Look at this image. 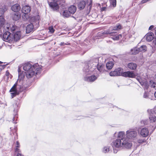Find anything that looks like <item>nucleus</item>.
<instances>
[{
	"label": "nucleus",
	"instance_id": "1",
	"mask_svg": "<svg viewBox=\"0 0 156 156\" xmlns=\"http://www.w3.org/2000/svg\"><path fill=\"white\" fill-rule=\"evenodd\" d=\"M125 140L120 139H117L113 141L112 144V145L113 148H119L120 147H122L126 148H130L132 146V142H127Z\"/></svg>",
	"mask_w": 156,
	"mask_h": 156
},
{
	"label": "nucleus",
	"instance_id": "2",
	"mask_svg": "<svg viewBox=\"0 0 156 156\" xmlns=\"http://www.w3.org/2000/svg\"><path fill=\"white\" fill-rule=\"evenodd\" d=\"M35 66L36 65H34L32 66L31 64L29 63L24 64L23 69L26 71V76L28 78H31L34 75V72L33 69H34Z\"/></svg>",
	"mask_w": 156,
	"mask_h": 156
},
{
	"label": "nucleus",
	"instance_id": "3",
	"mask_svg": "<svg viewBox=\"0 0 156 156\" xmlns=\"http://www.w3.org/2000/svg\"><path fill=\"white\" fill-rule=\"evenodd\" d=\"M123 69L121 68L116 69L114 70L111 71L109 73V75L111 76H122Z\"/></svg>",
	"mask_w": 156,
	"mask_h": 156
},
{
	"label": "nucleus",
	"instance_id": "4",
	"mask_svg": "<svg viewBox=\"0 0 156 156\" xmlns=\"http://www.w3.org/2000/svg\"><path fill=\"white\" fill-rule=\"evenodd\" d=\"M3 37L4 40L5 41L10 42L13 40V34L8 31H6L4 33Z\"/></svg>",
	"mask_w": 156,
	"mask_h": 156
},
{
	"label": "nucleus",
	"instance_id": "5",
	"mask_svg": "<svg viewBox=\"0 0 156 156\" xmlns=\"http://www.w3.org/2000/svg\"><path fill=\"white\" fill-rule=\"evenodd\" d=\"M137 135V133L136 131L128 130L126 132V136L129 139H132L133 138H135Z\"/></svg>",
	"mask_w": 156,
	"mask_h": 156
},
{
	"label": "nucleus",
	"instance_id": "6",
	"mask_svg": "<svg viewBox=\"0 0 156 156\" xmlns=\"http://www.w3.org/2000/svg\"><path fill=\"white\" fill-rule=\"evenodd\" d=\"M122 76L126 77L133 78L136 77V75L133 72L128 71L123 72L122 74Z\"/></svg>",
	"mask_w": 156,
	"mask_h": 156
},
{
	"label": "nucleus",
	"instance_id": "7",
	"mask_svg": "<svg viewBox=\"0 0 156 156\" xmlns=\"http://www.w3.org/2000/svg\"><path fill=\"white\" fill-rule=\"evenodd\" d=\"M110 36H112L111 38L114 40H118L120 37H122V35L121 34H118L117 32H111Z\"/></svg>",
	"mask_w": 156,
	"mask_h": 156
},
{
	"label": "nucleus",
	"instance_id": "8",
	"mask_svg": "<svg viewBox=\"0 0 156 156\" xmlns=\"http://www.w3.org/2000/svg\"><path fill=\"white\" fill-rule=\"evenodd\" d=\"M149 133V131L148 129L146 127L142 128L140 130V134L141 136L143 137L147 136Z\"/></svg>",
	"mask_w": 156,
	"mask_h": 156
},
{
	"label": "nucleus",
	"instance_id": "9",
	"mask_svg": "<svg viewBox=\"0 0 156 156\" xmlns=\"http://www.w3.org/2000/svg\"><path fill=\"white\" fill-rule=\"evenodd\" d=\"M125 132H120L118 134L117 137L119 138L118 139H120V140L122 139L125 140V141H126V142H131V141H129L128 139L125 138Z\"/></svg>",
	"mask_w": 156,
	"mask_h": 156
},
{
	"label": "nucleus",
	"instance_id": "10",
	"mask_svg": "<svg viewBox=\"0 0 156 156\" xmlns=\"http://www.w3.org/2000/svg\"><path fill=\"white\" fill-rule=\"evenodd\" d=\"M97 79V77L94 75H93L90 76H86L84 77V80L85 81L93 82Z\"/></svg>",
	"mask_w": 156,
	"mask_h": 156
},
{
	"label": "nucleus",
	"instance_id": "11",
	"mask_svg": "<svg viewBox=\"0 0 156 156\" xmlns=\"http://www.w3.org/2000/svg\"><path fill=\"white\" fill-rule=\"evenodd\" d=\"M30 10V7L27 5H25L23 6L21 10L22 13L26 14L29 13Z\"/></svg>",
	"mask_w": 156,
	"mask_h": 156
},
{
	"label": "nucleus",
	"instance_id": "12",
	"mask_svg": "<svg viewBox=\"0 0 156 156\" xmlns=\"http://www.w3.org/2000/svg\"><path fill=\"white\" fill-rule=\"evenodd\" d=\"M21 16V14L19 12H16L12 15V18L13 20L15 21L19 20Z\"/></svg>",
	"mask_w": 156,
	"mask_h": 156
},
{
	"label": "nucleus",
	"instance_id": "13",
	"mask_svg": "<svg viewBox=\"0 0 156 156\" xmlns=\"http://www.w3.org/2000/svg\"><path fill=\"white\" fill-rule=\"evenodd\" d=\"M21 9V7L18 4H16L13 5L11 7V9L15 12H19Z\"/></svg>",
	"mask_w": 156,
	"mask_h": 156
},
{
	"label": "nucleus",
	"instance_id": "14",
	"mask_svg": "<svg viewBox=\"0 0 156 156\" xmlns=\"http://www.w3.org/2000/svg\"><path fill=\"white\" fill-rule=\"evenodd\" d=\"M127 67L130 70H135L137 67V65L133 62H130L128 64Z\"/></svg>",
	"mask_w": 156,
	"mask_h": 156
},
{
	"label": "nucleus",
	"instance_id": "15",
	"mask_svg": "<svg viewBox=\"0 0 156 156\" xmlns=\"http://www.w3.org/2000/svg\"><path fill=\"white\" fill-rule=\"evenodd\" d=\"M21 37V33L20 31H17L13 35V40L17 41L20 39Z\"/></svg>",
	"mask_w": 156,
	"mask_h": 156
},
{
	"label": "nucleus",
	"instance_id": "16",
	"mask_svg": "<svg viewBox=\"0 0 156 156\" xmlns=\"http://www.w3.org/2000/svg\"><path fill=\"white\" fill-rule=\"evenodd\" d=\"M154 34L152 32L147 33L146 35V40L148 41H151L154 39Z\"/></svg>",
	"mask_w": 156,
	"mask_h": 156
},
{
	"label": "nucleus",
	"instance_id": "17",
	"mask_svg": "<svg viewBox=\"0 0 156 156\" xmlns=\"http://www.w3.org/2000/svg\"><path fill=\"white\" fill-rule=\"evenodd\" d=\"M5 20L4 17L0 16V33H2L1 29L3 27L5 23Z\"/></svg>",
	"mask_w": 156,
	"mask_h": 156
},
{
	"label": "nucleus",
	"instance_id": "18",
	"mask_svg": "<svg viewBox=\"0 0 156 156\" xmlns=\"http://www.w3.org/2000/svg\"><path fill=\"white\" fill-rule=\"evenodd\" d=\"M34 65H36L34 67V69H33V70L34 72V74H37L40 73L41 71V68L39 67V66L37 64H34Z\"/></svg>",
	"mask_w": 156,
	"mask_h": 156
},
{
	"label": "nucleus",
	"instance_id": "19",
	"mask_svg": "<svg viewBox=\"0 0 156 156\" xmlns=\"http://www.w3.org/2000/svg\"><path fill=\"white\" fill-rule=\"evenodd\" d=\"M68 10L71 14H73L76 11V7L74 5H72L68 8Z\"/></svg>",
	"mask_w": 156,
	"mask_h": 156
},
{
	"label": "nucleus",
	"instance_id": "20",
	"mask_svg": "<svg viewBox=\"0 0 156 156\" xmlns=\"http://www.w3.org/2000/svg\"><path fill=\"white\" fill-rule=\"evenodd\" d=\"M86 5V2L84 1H81L78 4V7L80 9H83L85 7Z\"/></svg>",
	"mask_w": 156,
	"mask_h": 156
},
{
	"label": "nucleus",
	"instance_id": "21",
	"mask_svg": "<svg viewBox=\"0 0 156 156\" xmlns=\"http://www.w3.org/2000/svg\"><path fill=\"white\" fill-rule=\"evenodd\" d=\"M34 29L33 25L31 23L28 25L26 29V32L27 34H28L32 31Z\"/></svg>",
	"mask_w": 156,
	"mask_h": 156
},
{
	"label": "nucleus",
	"instance_id": "22",
	"mask_svg": "<svg viewBox=\"0 0 156 156\" xmlns=\"http://www.w3.org/2000/svg\"><path fill=\"white\" fill-rule=\"evenodd\" d=\"M97 68L98 70L100 72H103L105 70L104 65L101 63H98V64Z\"/></svg>",
	"mask_w": 156,
	"mask_h": 156
},
{
	"label": "nucleus",
	"instance_id": "23",
	"mask_svg": "<svg viewBox=\"0 0 156 156\" xmlns=\"http://www.w3.org/2000/svg\"><path fill=\"white\" fill-rule=\"evenodd\" d=\"M150 122L156 123V116L154 115H151L149 116Z\"/></svg>",
	"mask_w": 156,
	"mask_h": 156
},
{
	"label": "nucleus",
	"instance_id": "24",
	"mask_svg": "<svg viewBox=\"0 0 156 156\" xmlns=\"http://www.w3.org/2000/svg\"><path fill=\"white\" fill-rule=\"evenodd\" d=\"M114 63L112 62H108L106 64L107 68L108 69H111L114 65Z\"/></svg>",
	"mask_w": 156,
	"mask_h": 156
},
{
	"label": "nucleus",
	"instance_id": "25",
	"mask_svg": "<svg viewBox=\"0 0 156 156\" xmlns=\"http://www.w3.org/2000/svg\"><path fill=\"white\" fill-rule=\"evenodd\" d=\"M63 16L66 17H69L71 15V13L70 12L69 10H66L62 13Z\"/></svg>",
	"mask_w": 156,
	"mask_h": 156
},
{
	"label": "nucleus",
	"instance_id": "26",
	"mask_svg": "<svg viewBox=\"0 0 156 156\" xmlns=\"http://www.w3.org/2000/svg\"><path fill=\"white\" fill-rule=\"evenodd\" d=\"M6 6L5 5H3L2 7V8H0V16L3 15L5 11L7 10Z\"/></svg>",
	"mask_w": 156,
	"mask_h": 156
},
{
	"label": "nucleus",
	"instance_id": "27",
	"mask_svg": "<svg viewBox=\"0 0 156 156\" xmlns=\"http://www.w3.org/2000/svg\"><path fill=\"white\" fill-rule=\"evenodd\" d=\"M122 29V26L119 23L117 24L115 26L113 27L112 30H118Z\"/></svg>",
	"mask_w": 156,
	"mask_h": 156
},
{
	"label": "nucleus",
	"instance_id": "28",
	"mask_svg": "<svg viewBox=\"0 0 156 156\" xmlns=\"http://www.w3.org/2000/svg\"><path fill=\"white\" fill-rule=\"evenodd\" d=\"M17 84V82H16L11 88L9 90L10 92H13L14 91H17L16 86Z\"/></svg>",
	"mask_w": 156,
	"mask_h": 156
},
{
	"label": "nucleus",
	"instance_id": "29",
	"mask_svg": "<svg viewBox=\"0 0 156 156\" xmlns=\"http://www.w3.org/2000/svg\"><path fill=\"white\" fill-rule=\"evenodd\" d=\"M19 73V78L20 79H23L25 76V74L26 73V72H24V71H22Z\"/></svg>",
	"mask_w": 156,
	"mask_h": 156
},
{
	"label": "nucleus",
	"instance_id": "30",
	"mask_svg": "<svg viewBox=\"0 0 156 156\" xmlns=\"http://www.w3.org/2000/svg\"><path fill=\"white\" fill-rule=\"evenodd\" d=\"M93 2L92 0H88L87 2V4L88 5V8L89 10H90L91 9L92 5Z\"/></svg>",
	"mask_w": 156,
	"mask_h": 156
},
{
	"label": "nucleus",
	"instance_id": "31",
	"mask_svg": "<svg viewBox=\"0 0 156 156\" xmlns=\"http://www.w3.org/2000/svg\"><path fill=\"white\" fill-rule=\"evenodd\" d=\"M140 52H144L147 50V47L145 45H142L139 48Z\"/></svg>",
	"mask_w": 156,
	"mask_h": 156
},
{
	"label": "nucleus",
	"instance_id": "32",
	"mask_svg": "<svg viewBox=\"0 0 156 156\" xmlns=\"http://www.w3.org/2000/svg\"><path fill=\"white\" fill-rule=\"evenodd\" d=\"M132 53L133 55H136L139 53L140 52L139 49V48H134L132 50Z\"/></svg>",
	"mask_w": 156,
	"mask_h": 156
},
{
	"label": "nucleus",
	"instance_id": "33",
	"mask_svg": "<svg viewBox=\"0 0 156 156\" xmlns=\"http://www.w3.org/2000/svg\"><path fill=\"white\" fill-rule=\"evenodd\" d=\"M111 4L113 7H115L116 5V0H109Z\"/></svg>",
	"mask_w": 156,
	"mask_h": 156
},
{
	"label": "nucleus",
	"instance_id": "34",
	"mask_svg": "<svg viewBox=\"0 0 156 156\" xmlns=\"http://www.w3.org/2000/svg\"><path fill=\"white\" fill-rule=\"evenodd\" d=\"M150 84L151 87L155 88L156 85V83L154 82L153 81L151 80L150 81Z\"/></svg>",
	"mask_w": 156,
	"mask_h": 156
},
{
	"label": "nucleus",
	"instance_id": "35",
	"mask_svg": "<svg viewBox=\"0 0 156 156\" xmlns=\"http://www.w3.org/2000/svg\"><path fill=\"white\" fill-rule=\"evenodd\" d=\"M13 92H14L13 93H11L12 98H13L15 97L16 96V95H18L19 94V93L17 91H14Z\"/></svg>",
	"mask_w": 156,
	"mask_h": 156
},
{
	"label": "nucleus",
	"instance_id": "36",
	"mask_svg": "<svg viewBox=\"0 0 156 156\" xmlns=\"http://www.w3.org/2000/svg\"><path fill=\"white\" fill-rule=\"evenodd\" d=\"M17 27L15 25H13L11 27V30L12 31V32L14 33V31L16 30H17Z\"/></svg>",
	"mask_w": 156,
	"mask_h": 156
},
{
	"label": "nucleus",
	"instance_id": "37",
	"mask_svg": "<svg viewBox=\"0 0 156 156\" xmlns=\"http://www.w3.org/2000/svg\"><path fill=\"white\" fill-rule=\"evenodd\" d=\"M48 30H49V31L51 33H54L55 31V30L53 26L49 27L48 28Z\"/></svg>",
	"mask_w": 156,
	"mask_h": 156
},
{
	"label": "nucleus",
	"instance_id": "38",
	"mask_svg": "<svg viewBox=\"0 0 156 156\" xmlns=\"http://www.w3.org/2000/svg\"><path fill=\"white\" fill-rule=\"evenodd\" d=\"M29 16L28 15V14H23L22 17L23 18L24 20H26L28 18V17Z\"/></svg>",
	"mask_w": 156,
	"mask_h": 156
},
{
	"label": "nucleus",
	"instance_id": "39",
	"mask_svg": "<svg viewBox=\"0 0 156 156\" xmlns=\"http://www.w3.org/2000/svg\"><path fill=\"white\" fill-rule=\"evenodd\" d=\"M146 141V140L145 139H139L138 140V142L139 143H144Z\"/></svg>",
	"mask_w": 156,
	"mask_h": 156
},
{
	"label": "nucleus",
	"instance_id": "40",
	"mask_svg": "<svg viewBox=\"0 0 156 156\" xmlns=\"http://www.w3.org/2000/svg\"><path fill=\"white\" fill-rule=\"evenodd\" d=\"M110 32H111L110 31V30H106L105 31L102 33V34H109L110 35Z\"/></svg>",
	"mask_w": 156,
	"mask_h": 156
},
{
	"label": "nucleus",
	"instance_id": "41",
	"mask_svg": "<svg viewBox=\"0 0 156 156\" xmlns=\"http://www.w3.org/2000/svg\"><path fill=\"white\" fill-rule=\"evenodd\" d=\"M2 63L3 62L0 61V69H4L5 67V65H2Z\"/></svg>",
	"mask_w": 156,
	"mask_h": 156
},
{
	"label": "nucleus",
	"instance_id": "42",
	"mask_svg": "<svg viewBox=\"0 0 156 156\" xmlns=\"http://www.w3.org/2000/svg\"><path fill=\"white\" fill-rule=\"evenodd\" d=\"M109 150V148L108 147H105L104 148V151L105 153L108 152Z\"/></svg>",
	"mask_w": 156,
	"mask_h": 156
},
{
	"label": "nucleus",
	"instance_id": "43",
	"mask_svg": "<svg viewBox=\"0 0 156 156\" xmlns=\"http://www.w3.org/2000/svg\"><path fill=\"white\" fill-rule=\"evenodd\" d=\"M20 147V143L18 141H17L16 142V147Z\"/></svg>",
	"mask_w": 156,
	"mask_h": 156
},
{
	"label": "nucleus",
	"instance_id": "44",
	"mask_svg": "<svg viewBox=\"0 0 156 156\" xmlns=\"http://www.w3.org/2000/svg\"><path fill=\"white\" fill-rule=\"evenodd\" d=\"M153 42L154 45H156V36L154 39V40Z\"/></svg>",
	"mask_w": 156,
	"mask_h": 156
},
{
	"label": "nucleus",
	"instance_id": "45",
	"mask_svg": "<svg viewBox=\"0 0 156 156\" xmlns=\"http://www.w3.org/2000/svg\"><path fill=\"white\" fill-rule=\"evenodd\" d=\"M10 75V73L8 70H7L5 73V75L6 76L9 77V75Z\"/></svg>",
	"mask_w": 156,
	"mask_h": 156
},
{
	"label": "nucleus",
	"instance_id": "46",
	"mask_svg": "<svg viewBox=\"0 0 156 156\" xmlns=\"http://www.w3.org/2000/svg\"><path fill=\"white\" fill-rule=\"evenodd\" d=\"M149 0H142L141 1V3L142 4H144V3L147 2Z\"/></svg>",
	"mask_w": 156,
	"mask_h": 156
},
{
	"label": "nucleus",
	"instance_id": "47",
	"mask_svg": "<svg viewBox=\"0 0 156 156\" xmlns=\"http://www.w3.org/2000/svg\"><path fill=\"white\" fill-rule=\"evenodd\" d=\"M18 147H16V148L15 149V152H18V153H20V149L18 148Z\"/></svg>",
	"mask_w": 156,
	"mask_h": 156
},
{
	"label": "nucleus",
	"instance_id": "48",
	"mask_svg": "<svg viewBox=\"0 0 156 156\" xmlns=\"http://www.w3.org/2000/svg\"><path fill=\"white\" fill-rule=\"evenodd\" d=\"M153 112L154 113L156 114V106H155L153 109Z\"/></svg>",
	"mask_w": 156,
	"mask_h": 156
},
{
	"label": "nucleus",
	"instance_id": "49",
	"mask_svg": "<svg viewBox=\"0 0 156 156\" xmlns=\"http://www.w3.org/2000/svg\"><path fill=\"white\" fill-rule=\"evenodd\" d=\"M154 26L153 25H151L149 27V30H151L152 29H153L154 28Z\"/></svg>",
	"mask_w": 156,
	"mask_h": 156
},
{
	"label": "nucleus",
	"instance_id": "50",
	"mask_svg": "<svg viewBox=\"0 0 156 156\" xmlns=\"http://www.w3.org/2000/svg\"><path fill=\"white\" fill-rule=\"evenodd\" d=\"M106 9V8L105 7H103L101 9V11H105Z\"/></svg>",
	"mask_w": 156,
	"mask_h": 156
},
{
	"label": "nucleus",
	"instance_id": "51",
	"mask_svg": "<svg viewBox=\"0 0 156 156\" xmlns=\"http://www.w3.org/2000/svg\"><path fill=\"white\" fill-rule=\"evenodd\" d=\"M16 156H24L21 153H18Z\"/></svg>",
	"mask_w": 156,
	"mask_h": 156
},
{
	"label": "nucleus",
	"instance_id": "52",
	"mask_svg": "<svg viewBox=\"0 0 156 156\" xmlns=\"http://www.w3.org/2000/svg\"><path fill=\"white\" fill-rule=\"evenodd\" d=\"M15 117H14L13 118V121H14V119H15ZM13 122L15 123H17V122H16V121H15V122Z\"/></svg>",
	"mask_w": 156,
	"mask_h": 156
},
{
	"label": "nucleus",
	"instance_id": "53",
	"mask_svg": "<svg viewBox=\"0 0 156 156\" xmlns=\"http://www.w3.org/2000/svg\"><path fill=\"white\" fill-rule=\"evenodd\" d=\"M18 73L21 72V69L20 68H19L18 69Z\"/></svg>",
	"mask_w": 156,
	"mask_h": 156
},
{
	"label": "nucleus",
	"instance_id": "54",
	"mask_svg": "<svg viewBox=\"0 0 156 156\" xmlns=\"http://www.w3.org/2000/svg\"><path fill=\"white\" fill-rule=\"evenodd\" d=\"M64 42H62L60 43V45L61 46H62L63 45H64Z\"/></svg>",
	"mask_w": 156,
	"mask_h": 156
},
{
	"label": "nucleus",
	"instance_id": "55",
	"mask_svg": "<svg viewBox=\"0 0 156 156\" xmlns=\"http://www.w3.org/2000/svg\"><path fill=\"white\" fill-rule=\"evenodd\" d=\"M154 95L155 98H156V91L154 93Z\"/></svg>",
	"mask_w": 156,
	"mask_h": 156
},
{
	"label": "nucleus",
	"instance_id": "56",
	"mask_svg": "<svg viewBox=\"0 0 156 156\" xmlns=\"http://www.w3.org/2000/svg\"><path fill=\"white\" fill-rule=\"evenodd\" d=\"M155 35H156V29L155 30Z\"/></svg>",
	"mask_w": 156,
	"mask_h": 156
},
{
	"label": "nucleus",
	"instance_id": "57",
	"mask_svg": "<svg viewBox=\"0 0 156 156\" xmlns=\"http://www.w3.org/2000/svg\"><path fill=\"white\" fill-rule=\"evenodd\" d=\"M114 17L116 19H117V17Z\"/></svg>",
	"mask_w": 156,
	"mask_h": 156
}]
</instances>
